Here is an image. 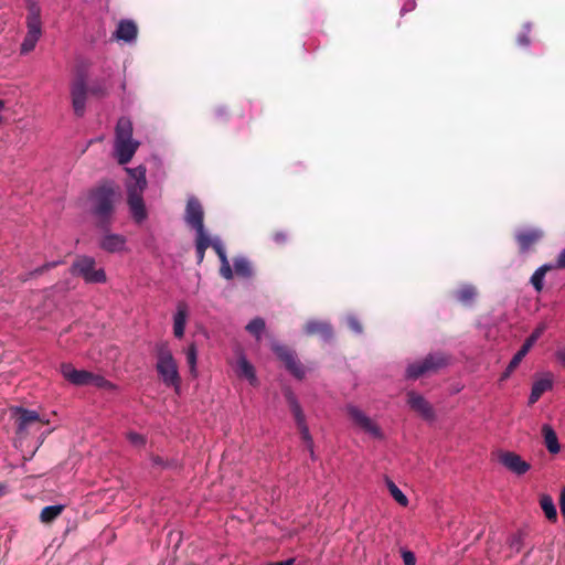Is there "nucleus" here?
Returning <instances> with one entry per match:
<instances>
[{"instance_id": "nucleus-34", "label": "nucleus", "mask_w": 565, "mask_h": 565, "mask_svg": "<svg viewBox=\"0 0 565 565\" xmlns=\"http://www.w3.org/2000/svg\"><path fill=\"white\" fill-rule=\"evenodd\" d=\"M476 296L477 290L471 285H465L455 292L456 299L465 306L471 305Z\"/></svg>"}, {"instance_id": "nucleus-27", "label": "nucleus", "mask_w": 565, "mask_h": 565, "mask_svg": "<svg viewBox=\"0 0 565 565\" xmlns=\"http://www.w3.org/2000/svg\"><path fill=\"white\" fill-rule=\"evenodd\" d=\"M285 396H286V401L289 405L290 412L292 413L294 418L296 420L297 427L300 425L307 424L306 416L302 412V408H301L299 402L297 401L296 396L294 395V393L291 391H288V392H286Z\"/></svg>"}, {"instance_id": "nucleus-45", "label": "nucleus", "mask_w": 565, "mask_h": 565, "mask_svg": "<svg viewBox=\"0 0 565 565\" xmlns=\"http://www.w3.org/2000/svg\"><path fill=\"white\" fill-rule=\"evenodd\" d=\"M127 438L134 446H137V447H141L146 444L145 437L135 431L128 433Z\"/></svg>"}, {"instance_id": "nucleus-32", "label": "nucleus", "mask_w": 565, "mask_h": 565, "mask_svg": "<svg viewBox=\"0 0 565 565\" xmlns=\"http://www.w3.org/2000/svg\"><path fill=\"white\" fill-rule=\"evenodd\" d=\"M64 508L63 504L44 507L40 513V521L45 524L52 523L61 515Z\"/></svg>"}, {"instance_id": "nucleus-37", "label": "nucleus", "mask_w": 565, "mask_h": 565, "mask_svg": "<svg viewBox=\"0 0 565 565\" xmlns=\"http://www.w3.org/2000/svg\"><path fill=\"white\" fill-rule=\"evenodd\" d=\"M89 386H94L97 388H104V390H113L114 384L106 380L104 376L95 373H90L89 377Z\"/></svg>"}, {"instance_id": "nucleus-13", "label": "nucleus", "mask_w": 565, "mask_h": 565, "mask_svg": "<svg viewBox=\"0 0 565 565\" xmlns=\"http://www.w3.org/2000/svg\"><path fill=\"white\" fill-rule=\"evenodd\" d=\"M138 28L137 24L129 19H122L118 22L113 38L119 42L132 44L137 40Z\"/></svg>"}, {"instance_id": "nucleus-15", "label": "nucleus", "mask_w": 565, "mask_h": 565, "mask_svg": "<svg viewBox=\"0 0 565 565\" xmlns=\"http://www.w3.org/2000/svg\"><path fill=\"white\" fill-rule=\"evenodd\" d=\"M139 147V142L134 141H115V152L119 164L128 163Z\"/></svg>"}, {"instance_id": "nucleus-8", "label": "nucleus", "mask_w": 565, "mask_h": 565, "mask_svg": "<svg viewBox=\"0 0 565 565\" xmlns=\"http://www.w3.org/2000/svg\"><path fill=\"white\" fill-rule=\"evenodd\" d=\"M88 85L83 75L77 76L71 84L72 107L76 117H83L86 110Z\"/></svg>"}, {"instance_id": "nucleus-57", "label": "nucleus", "mask_w": 565, "mask_h": 565, "mask_svg": "<svg viewBox=\"0 0 565 565\" xmlns=\"http://www.w3.org/2000/svg\"><path fill=\"white\" fill-rule=\"evenodd\" d=\"M6 493V486L0 483V498L3 497Z\"/></svg>"}, {"instance_id": "nucleus-21", "label": "nucleus", "mask_w": 565, "mask_h": 565, "mask_svg": "<svg viewBox=\"0 0 565 565\" xmlns=\"http://www.w3.org/2000/svg\"><path fill=\"white\" fill-rule=\"evenodd\" d=\"M115 141H134L132 139V122L127 117L118 119L115 129Z\"/></svg>"}, {"instance_id": "nucleus-44", "label": "nucleus", "mask_w": 565, "mask_h": 565, "mask_svg": "<svg viewBox=\"0 0 565 565\" xmlns=\"http://www.w3.org/2000/svg\"><path fill=\"white\" fill-rule=\"evenodd\" d=\"M107 93L105 86L100 84L88 85V94L98 98L104 97Z\"/></svg>"}, {"instance_id": "nucleus-35", "label": "nucleus", "mask_w": 565, "mask_h": 565, "mask_svg": "<svg viewBox=\"0 0 565 565\" xmlns=\"http://www.w3.org/2000/svg\"><path fill=\"white\" fill-rule=\"evenodd\" d=\"M265 320L263 318L257 317L247 323L246 330L250 334H253L257 340H259L263 331L265 330Z\"/></svg>"}, {"instance_id": "nucleus-12", "label": "nucleus", "mask_w": 565, "mask_h": 565, "mask_svg": "<svg viewBox=\"0 0 565 565\" xmlns=\"http://www.w3.org/2000/svg\"><path fill=\"white\" fill-rule=\"evenodd\" d=\"M407 404L408 406L419 414L426 420H433L435 418V412L431 405L415 391L407 392Z\"/></svg>"}, {"instance_id": "nucleus-18", "label": "nucleus", "mask_w": 565, "mask_h": 565, "mask_svg": "<svg viewBox=\"0 0 565 565\" xmlns=\"http://www.w3.org/2000/svg\"><path fill=\"white\" fill-rule=\"evenodd\" d=\"M188 317V306L185 302H179L177 313L173 321V334L177 338H182L184 334L185 322Z\"/></svg>"}, {"instance_id": "nucleus-2", "label": "nucleus", "mask_w": 565, "mask_h": 565, "mask_svg": "<svg viewBox=\"0 0 565 565\" xmlns=\"http://www.w3.org/2000/svg\"><path fill=\"white\" fill-rule=\"evenodd\" d=\"M127 172L130 177L126 182L127 204L135 222L141 223L148 216L143 201V191L147 186L146 168L140 166L135 169H127Z\"/></svg>"}, {"instance_id": "nucleus-29", "label": "nucleus", "mask_w": 565, "mask_h": 565, "mask_svg": "<svg viewBox=\"0 0 565 565\" xmlns=\"http://www.w3.org/2000/svg\"><path fill=\"white\" fill-rule=\"evenodd\" d=\"M26 26L41 28V8L36 0H26Z\"/></svg>"}, {"instance_id": "nucleus-28", "label": "nucleus", "mask_w": 565, "mask_h": 565, "mask_svg": "<svg viewBox=\"0 0 565 565\" xmlns=\"http://www.w3.org/2000/svg\"><path fill=\"white\" fill-rule=\"evenodd\" d=\"M542 435L544 437V443H545L547 450L551 454L559 452L561 447L558 444L556 433L550 425L545 424L542 426Z\"/></svg>"}, {"instance_id": "nucleus-1", "label": "nucleus", "mask_w": 565, "mask_h": 565, "mask_svg": "<svg viewBox=\"0 0 565 565\" xmlns=\"http://www.w3.org/2000/svg\"><path fill=\"white\" fill-rule=\"evenodd\" d=\"M119 194L110 182H105L89 192V210L97 221V226L107 231L113 222L115 203Z\"/></svg>"}, {"instance_id": "nucleus-9", "label": "nucleus", "mask_w": 565, "mask_h": 565, "mask_svg": "<svg viewBox=\"0 0 565 565\" xmlns=\"http://www.w3.org/2000/svg\"><path fill=\"white\" fill-rule=\"evenodd\" d=\"M347 414L350 419L361 428L366 434L371 435L374 438H382L383 434L381 428L377 426L375 422H373L365 413H363L360 408L354 405L347 406Z\"/></svg>"}, {"instance_id": "nucleus-54", "label": "nucleus", "mask_w": 565, "mask_h": 565, "mask_svg": "<svg viewBox=\"0 0 565 565\" xmlns=\"http://www.w3.org/2000/svg\"><path fill=\"white\" fill-rule=\"evenodd\" d=\"M294 562H295V558H288L286 561L268 563L267 565H292Z\"/></svg>"}, {"instance_id": "nucleus-22", "label": "nucleus", "mask_w": 565, "mask_h": 565, "mask_svg": "<svg viewBox=\"0 0 565 565\" xmlns=\"http://www.w3.org/2000/svg\"><path fill=\"white\" fill-rule=\"evenodd\" d=\"M553 387V381L551 377H543L536 380L532 385V391L529 397V404L532 405L536 403L540 397Z\"/></svg>"}, {"instance_id": "nucleus-33", "label": "nucleus", "mask_w": 565, "mask_h": 565, "mask_svg": "<svg viewBox=\"0 0 565 565\" xmlns=\"http://www.w3.org/2000/svg\"><path fill=\"white\" fill-rule=\"evenodd\" d=\"M233 265L237 276L243 278H250L253 276L252 264L246 257L234 258Z\"/></svg>"}, {"instance_id": "nucleus-26", "label": "nucleus", "mask_w": 565, "mask_h": 565, "mask_svg": "<svg viewBox=\"0 0 565 565\" xmlns=\"http://www.w3.org/2000/svg\"><path fill=\"white\" fill-rule=\"evenodd\" d=\"M285 396H286V401L289 405L290 412L292 413L294 418L296 420L297 427L300 425L307 424L306 416L302 412V408H301L299 402L297 401L296 396L294 395V393L291 391H288V392H286Z\"/></svg>"}, {"instance_id": "nucleus-11", "label": "nucleus", "mask_w": 565, "mask_h": 565, "mask_svg": "<svg viewBox=\"0 0 565 565\" xmlns=\"http://www.w3.org/2000/svg\"><path fill=\"white\" fill-rule=\"evenodd\" d=\"M498 460L505 469L516 476L525 475L531 468L527 461L513 451H500Z\"/></svg>"}, {"instance_id": "nucleus-55", "label": "nucleus", "mask_w": 565, "mask_h": 565, "mask_svg": "<svg viewBox=\"0 0 565 565\" xmlns=\"http://www.w3.org/2000/svg\"><path fill=\"white\" fill-rule=\"evenodd\" d=\"M520 542H521L520 536H514V537L512 539V541H511V546H512V547H515V548H516V551H519V550H520Z\"/></svg>"}, {"instance_id": "nucleus-5", "label": "nucleus", "mask_w": 565, "mask_h": 565, "mask_svg": "<svg viewBox=\"0 0 565 565\" xmlns=\"http://www.w3.org/2000/svg\"><path fill=\"white\" fill-rule=\"evenodd\" d=\"M447 363L448 358L444 353H430L422 361L409 364L406 369V377L417 380L427 373L437 372L446 366Z\"/></svg>"}, {"instance_id": "nucleus-10", "label": "nucleus", "mask_w": 565, "mask_h": 565, "mask_svg": "<svg viewBox=\"0 0 565 565\" xmlns=\"http://www.w3.org/2000/svg\"><path fill=\"white\" fill-rule=\"evenodd\" d=\"M274 352L284 362L286 369L297 379L305 377V369L300 361L297 359L296 353L286 345H275Z\"/></svg>"}, {"instance_id": "nucleus-30", "label": "nucleus", "mask_w": 565, "mask_h": 565, "mask_svg": "<svg viewBox=\"0 0 565 565\" xmlns=\"http://www.w3.org/2000/svg\"><path fill=\"white\" fill-rule=\"evenodd\" d=\"M556 268L555 265H552V264H544L542 265L541 267H539L532 275L530 281L532 284V286L534 287V289L537 291V292H541L543 290V287H544V277L546 275L547 271L552 270Z\"/></svg>"}, {"instance_id": "nucleus-50", "label": "nucleus", "mask_w": 565, "mask_h": 565, "mask_svg": "<svg viewBox=\"0 0 565 565\" xmlns=\"http://www.w3.org/2000/svg\"><path fill=\"white\" fill-rule=\"evenodd\" d=\"M57 265L56 262H52V263H46L45 265L36 268L33 273H31V275H41L43 274L45 270L50 269V268H53Z\"/></svg>"}, {"instance_id": "nucleus-56", "label": "nucleus", "mask_w": 565, "mask_h": 565, "mask_svg": "<svg viewBox=\"0 0 565 565\" xmlns=\"http://www.w3.org/2000/svg\"><path fill=\"white\" fill-rule=\"evenodd\" d=\"M514 370H510V364L507 366L505 371L502 373L501 380L508 379Z\"/></svg>"}, {"instance_id": "nucleus-46", "label": "nucleus", "mask_w": 565, "mask_h": 565, "mask_svg": "<svg viewBox=\"0 0 565 565\" xmlns=\"http://www.w3.org/2000/svg\"><path fill=\"white\" fill-rule=\"evenodd\" d=\"M402 558L404 561V565H415L416 564L415 554L408 550L402 551Z\"/></svg>"}, {"instance_id": "nucleus-23", "label": "nucleus", "mask_w": 565, "mask_h": 565, "mask_svg": "<svg viewBox=\"0 0 565 565\" xmlns=\"http://www.w3.org/2000/svg\"><path fill=\"white\" fill-rule=\"evenodd\" d=\"M542 237V233L539 231H524L516 235V242L520 246L521 252L529 250L539 239Z\"/></svg>"}, {"instance_id": "nucleus-51", "label": "nucleus", "mask_w": 565, "mask_h": 565, "mask_svg": "<svg viewBox=\"0 0 565 565\" xmlns=\"http://www.w3.org/2000/svg\"><path fill=\"white\" fill-rule=\"evenodd\" d=\"M415 1L411 0L407 3H405L401 9V14H405L406 12H409L415 9Z\"/></svg>"}, {"instance_id": "nucleus-19", "label": "nucleus", "mask_w": 565, "mask_h": 565, "mask_svg": "<svg viewBox=\"0 0 565 565\" xmlns=\"http://www.w3.org/2000/svg\"><path fill=\"white\" fill-rule=\"evenodd\" d=\"M126 239L119 234H106L100 241V247L109 253L120 252L124 249Z\"/></svg>"}, {"instance_id": "nucleus-40", "label": "nucleus", "mask_w": 565, "mask_h": 565, "mask_svg": "<svg viewBox=\"0 0 565 565\" xmlns=\"http://www.w3.org/2000/svg\"><path fill=\"white\" fill-rule=\"evenodd\" d=\"M543 332V328H537L535 329L532 334L526 338V340L524 341V343L522 344L521 348H523L525 351H530L531 348L534 345V343L537 341V339L541 337Z\"/></svg>"}, {"instance_id": "nucleus-43", "label": "nucleus", "mask_w": 565, "mask_h": 565, "mask_svg": "<svg viewBox=\"0 0 565 565\" xmlns=\"http://www.w3.org/2000/svg\"><path fill=\"white\" fill-rule=\"evenodd\" d=\"M527 353L523 348H520L510 361V370H515Z\"/></svg>"}, {"instance_id": "nucleus-14", "label": "nucleus", "mask_w": 565, "mask_h": 565, "mask_svg": "<svg viewBox=\"0 0 565 565\" xmlns=\"http://www.w3.org/2000/svg\"><path fill=\"white\" fill-rule=\"evenodd\" d=\"M61 372L63 376L73 385L89 386V377L92 372L86 370H76L70 363H63L61 365Z\"/></svg>"}, {"instance_id": "nucleus-20", "label": "nucleus", "mask_w": 565, "mask_h": 565, "mask_svg": "<svg viewBox=\"0 0 565 565\" xmlns=\"http://www.w3.org/2000/svg\"><path fill=\"white\" fill-rule=\"evenodd\" d=\"M236 373L239 377L246 379L250 385H257L258 381L256 377L255 369L244 355H241L237 360Z\"/></svg>"}, {"instance_id": "nucleus-17", "label": "nucleus", "mask_w": 565, "mask_h": 565, "mask_svg": "<svg viewBox=\"0 0 565 565\" xmlns=\"http://www.w3.org/2000/svg\"><path fill=\"white\" fill-rule=\"evenodd\" d=\"M213 249L216 253V255L220 258L221 267H220V275L225 278L226 280H231L234 277V271L230 265V262L227 259L225 248L222 244V242L218 238H214Z\"/></svg>"}, {"instance_id": "nucleus-41", "label": "nucleus", "mask_w": 565, "mask_h": 565, "mask_svg": "<svg viewBox=\"0 0 565 565\" xmlns=\"http://www.w3.org/2000/svg\"><path fill=\"white\" fill-rule=\"evenodd\" d=\"M347 323L350 330H352L354 333L360 334L363 332V327L360 320L354 316H349L347 318Z\"/></svg>"}, {"instance_id": "nucleus-24", "label": "nucleus", "mask_w": 565, "mask_h": 565, "mask_svg": "<svg viewBox=\"0 0 565 565\" xmlns=\"http://www.w3.org/2000/svg\"><path fill=\"white\" fill-rule=\"evenodd\" d=\"M26 28H28V32L23 39L22 44H21V53H23V54L31 52L35 47V45L42 34V28H39V26H26Z\"/></svg>"}, {"instance_id": "nucleus-16", "label": "nucleus", "mask_w": 565, "mask_h": 565, "mask_svg": "<svg viewBox=\"0 0 565 565\" xmlns=\"http://www.w3.org/2000/svg\"><path fill=\"white\" fill-rule=\"evenodd\" d=\"M303 329L308 335H319L326 341L331 340L333 337L332 327L326 321L310 320L305 324Z\"/></svg>"}, {"instance_id": "nucleus-42", "label": "nucleus", "mask_w": 565, "mask_h": 565, "mask_svg": "<svg viewBox=\"0 0 565 565\" xmlns=\"http://www.w3.org/2000/svg\"><path fill=\"white\" fill-rule=\"evenodd\" d=\"M524 31L518 36V43L520 46H529L530 45V39L529 33L531 31V23L524 24Z\"/></svg>"}, {"instance_id": "nucleus-4", "label": "nucleus", "mask_w": 565, "mask_h": 565, "mask_svg": "<svg viewBox=\"0 0 565 565\" xmlns=\"http://www.w3.org/2000/svg\"><path fill=\"white\" fill-rule=\"evenodd\" d=\"M11 417L14 419L15 433L20 438H25L47 424V420L42 419L38 412L23 407L11 408Z\"/></svg>"}, {"instance_id": "nucleus-52", "label": "nucleus", "mask_w": 565, "mask_h": 565, "mask_svg": "<svg viewBox=\"0 0 565 565\" xmlns=\"http://www.w3.org/2000/svg\"><path fill=\"white\" fill-rule=\"evenodd\" d=\"M559 508L562 515L565 518V488L562 490L559 495Z\"/></svg>"}, {"instance_id": "nucleus-3", "label": "nucleus", "mask_w": 565, "mask_h": 565, "mask_svg": "<svg viewBox=\"0 0 565 565\" xmlns=\"http://www.w3.org/2000/svg\"><path fill=\"white\" fill-rule=\"evenodd\" d=\"M157 372L167 386L179 387L181 379L178 371V364L167 342H160L156 345Z\"/></svg>"}, {"instance_id": "nucleus-48", "label": "nucleus", "mask_w": 565, "mask_h": 565, "mask_svg": "<svg viewBox=\"0 0 565 565\" xmlns=\"http://www.w3.org/2000/svg\"><path fill=\"white\" fill-rule=\"evenodd\" d=\"M273 239L277 243V244H284L286 243L287 241V234L282 231H277L273 234Z\"/></svg>"}, {"instance_id": "nucleus-39", "label": "nucleus", "mask_w": 565, "mask_h": 565, "mask_svg": "<svg viewBox=\"0 0 565 565\" xmlns=\"http://www.w3.org/2000/svg\"><path fill=\"white\" fill-rule=\"evenodd\" d=\"M186 362L190 366V371L192 374L196 372V359H198V350L194 343H191L186 349Z\"/></svg>"}, {"instance_id": "nucleus-7", "label": "nucleus", "mask_w": 565, "mask_h": 565, "mask_svg": "<svg viewBox=\"0 0 565 565\" xmlns=\"http://www.w3.org/2000/svg\"><path fill=\"white\" fill-rule=\"evenodd\" d=\"M184 221L188 226L195 231V235L207 233L204 226V210L201 202L195 196L188 199Z\"/></svg>"}, {"instance_id": "nucleus-47", "label": "nucleus", "mask_w": 565, "mask_h": 565, "mask_svg": "<svg viewBox=\"0 0 565 565\" xmlns=\"http://www.w3.org/2000/svg\"><path fill=\"white\" fill-rule=\"evenodd\" d=\"M151 461H152V465L153 466H158V467H161V468H167L170 466V463L168 461H166L162 457L160 456H152L151 457Z\"/></svg>"}, {"instance_id": "nucleus-49", "label": "nucleus", "mask_w": 565, "mask_h": 565, "mask_svg": "<svg viewBox=\"0 0 565 565\" xmlns=\"http://www.w3.org/2000/svg\"><path fill=\"white\" fill-rule=\"evenodd\" d=\"M555 267L557 269H564L565 268V247L561 250L556 258Z\"/></svg>"}, {"instance_id": "nucleus-53", "label": "nucleus", "mask_w": 565, "mask_h": 565, "mask_svg": "<svg viewBox=\"0 0 565 565\" xmlns=\"http://www.w3.org/2000/svg\"><path fill=\"white\" fill-rule=\"evenodd\" d=\"M556 358L565 366V347L556 351Z\"/></svg>"}, {"instance_id": "nucleus-25", "label": "nucleus", "mask_w": 565, "mask_h": 565, "mask_svg": "<svg viewBox=\"0 0 565 565\" xmlns=\"http://www.w3.org/2000/svg\"><path fill=\"white\" fill-rule=\"evenodd\" d=\"M214 239H212L209 234H199L195 235V254H196V264L201 265L204 256L205 250L209 247L213 248Z\"/></svg>"}, {"instance_id": "nucleus-31", "label": "nucleus", "mask_w": 565, "mask_h": 565, "mask_svg": "<svg viewBox=\"0 0 565 565\" xmlns=\"http://www.w3.org/2000/svg\"><path fill=\"white\" fill-rule=\"evenodd\" d=\"M540 505H541V509L543 510L546 519L550 521V522H556L557 521V511H556V507L553 502V499L550 494H541L540 497Z\"/></svg>"}, {"instance_id": "nucleus-6", "label": "nucleus", "mask_w": 565, "mask_h": 565, "mask_svg": "<svg viewBox=\"0 0 565 565\" xmlns=\"http://www.w3.org/2000/svg\"><path fill=\"white\" fill-rule=\"evenodd\" d=\"M95 259L89 256H81L72 265V274L84 278L88 284H100L106 281L104 269H95Z\"/></svg>"}, {"instance_id": "nucleus-36", "label": "nucleus", "mask_w": 565, "mask_h": 565, "mask_svg": "<svg viewBox=\"0 0 565 565\" xmlns=\"http://www.w3.org/2000/svg\"><path fill=\"white\" fill-rule=\"evenodd\" d=\"M386 484H387V489H388L391 495L394 498V500L402 507H406L408 504V499L402 492V490L392 480L387 479Z\"/></svg>"}, {"instance_id": "nucleus-38", "label": "nucleus", "mask_w": 565, "mask_h": 565, "mask_svg": "<svg viewBox=\"0 0 565 565\" xmlns=\"http://www.w3.org/2000/svg\"><path fill=\"white\" fill-rule=\"evenodd\" d=\"M298 430H299V433L301 435V439L306 444V448L310 452L311 458H313V456H315V452H313V440H312V437H311V435L309 433L308 425L303 424V425L298 426Z\"/></svg>"}]
</instances>
